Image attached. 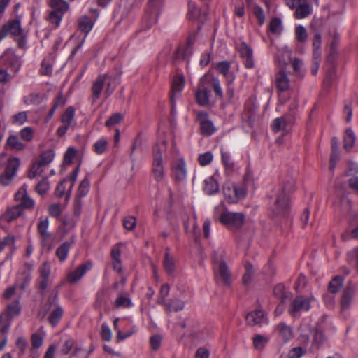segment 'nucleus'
<instances>
[{
  "mask_svg": "<svg viewBox=\"0 0 358 358\" xmlns=\"http://www.w3.org/2000/svg\"><path fill=\"white\" fill-rule=\"evenodd\" d=\"M295 180L292 179L280 185L276 192L275 201L273 206V213L277 215H285L289 209V199L288 193L295 187Z\"/></svg>",
  "mask_w": 358,
  "mask_h": 358,
  "instance_id": "f257e3e1",
  "label": "nucleus"
},
{
  "mask_svg": "<svg viewBox=\"0 0 358 358\" xmlns=\"http://www.w3.org/2000/svg\"><path fill=\"white\" fill-rule=\"evenodd\" d=\"M113 78L108 74L99 75L97 77L92 87L93 102H95L100 98L104 87H106L104 92L106 98L112 94L115 89V85L113 83Z\"/></svg>",
  "mask_w": 358,
  "mask_h": 358,
  "instance_id": "f03ea898",
  "label": "nucleus"
},
{
  "mask_svg": "<svg viewBox=\"0 0 358 358\" xmlns=\"http://www.w3.org/2000/svg\"><path fill=\"white\" fill-rule=\"evenodd\" d=\"M166 151V143L162 141L157 143L153 148V162L152 171L155 180L161 182L165 176V170L163 165L162 155Z\"/></svg>",
  "mask_w": 358,
  "mask_h": 358,
  "instance_id": "7ed1b4c3",
  "label": "nucleus"
},
{
  "mask_svg": "<svg viewBox=\"0 0 358 358\" xmlns=\"http://www.w3.org/2000/svg\"><path fill=\"white\" fill-rule=\"evenodd\" d=\"M219 221L230 230L240 229L244 224L245 215L241 212L223 210L219 215Z\"/></svg>",
  "mask_w": 358,
  "mask_h": 358,
  "instance_id": "20e7f679",
  "label": "nucleus"
},
{
  "mask_svg": "<svg viewBox=\"0 0 358 358\" xmlns=\"http://www.w3.org/2000/svg\"><path fill=\"white\" fill-rule=\"evenodd\" d=\"M163 0H149L148 8L143 17V25L146 29L150 28L157 21L162 6Z\"/></svg>",
  "mask_w": 358,
  "mask_h": 358,
  "instance_id": "39448f33",
  "label": "nucleus"
},
{
  "mask_svg": "<svg viewBox=\"0 0 358 358\" xmlns=\"http://www.w3.org/2000/svg\"><path fill=\"white\" fill-rule=\"evenodd\" d=\"M20 313V308L19 306L18 301H15L12 303L9 304L4 312L0 315V324L1 331L3 334L8 332L10 324L11 319L16 315H18Z\"/></svg>",
  "mask_w": 358,
  "mask_h": 358,
  "instance_id": "423d86ee",
  "label": "nucleus"
},
{
  "mask_svg": "<svg viewBox=\"0 0 358 358\" xmlns=\"http://www.w3.org/2000/svg\"><path fill=\"white\" fill-rule=\"evenodd\" d=\"M214 264L216 281L229 286L231 283V273L226 262L222 259L221 257L220 259L214 257Z\"/></svg>",
  "mask_w": 358,
  "mask_h": 358,
  "instance_id": "0eeeda50",
  "label": "nucleus"
},
{
  "mask_svg": "<svg viewBox=\"0 0 358 358\" xmlns=\"http://www.w3.org/2000/svg\"><path fill=\"white\" fill-rule=\"evenodd\" d=\"M313 300V296H296L291 303L289 313L293 316H296L298 313L301 312L308 311L310 309V304Z\"/></svg>",
  "mask_w": 358,
  "mask_h": 358,
  "instance_id": "6e6552de",
  "label": "nucleus"
},
{
  "mask_svg": "<svg viewBox=\"0 0 358 358\" xmlns=\"http://www.w3.org/2000/svg\"><path fill=\"white\" fill-rule=\"evenodd\" d=\"M20 166V160L17 158L9 159L3 173L0 176V183L4 186L8 185L14 177Z\"/></svg>",
  "mask_w": 358,
  "mask_h": 358,
  "instance_id": "1a4fd4ad",
  "label": "nucleus"
},
{
  "mask_svg": "<svg viewBox=\"0 0 358 358\" xmlns=\"http://www.w3.org/2000/svg\"><path fill=\"white\" fill-rule=\"evenodd\" d=\"M196 122L199 123L201 133L205 136L212 135L216 130L212 121L209 120L208 114L204 111L196 113Z\"/></svg>",
  "mask_w": 358,
  "mask_h": 358,
  "instance_id": "9d476101",
  "label": "nucleus"
},
{
  "mask_svg": "<svg viewBox=\"0 0 358 358\" xmlns=\"http://www.w3.org/2000/svg\"><path fill=\"white\" fill-rule=\"evenodd\" d=\"M75 116V109L72 106L66 108L61 117L62 125L58 127L57 134L59 136L66 134L69 128L71 127Z\"/></svg>",
  "mask_w": 358,
  "mask_h": 358,
  "instance_id": "9b49d317",
  "label": "nucleus"
},
{
  "mask_svg": "<svg viewBox=\"0 0 358 358\" xmlns=\"http://www.w3.org/2000/svg\"><path fill=\"white\" fill-rule=\"evenodd\" d=\"M208 79L202 78L195 92V98L197 103L201 106H206L209 103L210 91L207 87Z\"/></svg>",
  "mask_w": 358,
  "mask_h": 358,
  "instance_id": "f8f14e48",
  "label": "nucleus"
},
{
  "mask_svg": "<svg viewBox=\"0 0 358 358\" xmlns=\"http://www.w3.org/2000/svg\"><path fill=\"white\" fill-rule=\"evenodd\" d=\"M21 33L20 21L18 19H15L3 24L0 31V41L3 40L8 34L20 36Z\"/></svg>",
  "mask_w": 358,
  "mask_h": 358,
  "instance_id": "ddd939ff",
  "label": "nucleus"
},
{
  "mask_svg": "<svg viewBox=\"0 0 358 358\" xmlns=\"http://www.w3.org/2000/svg\"><path fill=\"white\" fill-rule=\"evenodd\" d=\"M92 263L90 261L82 264L76 269L70 271L66 277V280L70 283H75L79 280L88 271L91 270Z\"/></svg>",
  "mask_w": 358,
  "mask_h": 358,
  "instance_id": "4468645a",
  "label": "nucleus"
},
{
  "mask_svg": "<svg viewBox=\"0 0 358 358\" xmlns=\"http://www.w3.org/2000/svg\"><path fill=\"white\" fill-rule=\"evenodd\" d=\"M185 81L182 76H177L173 80L171 95V103L172 109L175 107L176 99L180 96V92L184 88Z\"/></svg>",
  "mask_w": 358,
  "mask_h": 358,
  "instance_id": "2eb2a0df",
  "label": "nucleus"
},
{
  "mask_svg": "<svg viewBox=\"0 0 358 358\" xmlns=\"http://www.w3.org/2000/svg\"><path fill=\"white\" fill-rule=\"evenodd\" d=\"M238 52L241 57L244 59L245 66L251 69L254 66V61L252 57V50L245 42H241L238 48Z\"/></svg>",
  "mask_w": 358,
  "mask_h": 358,
  "instance_id": "dca6fc26",
  "label": "nucleus"
},
{
  "mask_svg": "<svg viewBox=\"0 0 358 358\" xmlns=\"http://www.w3.org/2000/svg\"><path fill=\"white\" fill-rule=\"evenodd\" d=\"M22 214L21 208L17 205L8 207L0 217L1 222H11L18 218Z\"/></svg>",
  "mask_w": 358,
  "mask_h": 358,
  "instance_id": "f3484780",
  "label": "nucleus"
},
{
  "mask_svg": "<svg viewBox=\"0 0 358 358\" xmlns=\"http://www.w3.org/2000/svg\"><path fill=\"white\" fill-rule=\"evenodd\" d=\"M265 314L262 310H255L248 313L245 316L246 324L250 327L260 325L264 320Z\"/></svg>",
  "mask_w": 358,
  "mask_h": 358,
  "instance_id": "a211bd4d",
  "label": "nucleus"
},
{
  "mask_svg": "<svg viewBox=\"0 0 358 358\" xmlns=\"http://www.w3.org/2000/svg\"><path fill=\"white\" fill-rule=\"evenodd\" d=\"M31 267H27L20 271L17 274L15 286L21 289H24L31 281Z\"/></svg>",
  "mask_w": 358,
  "mask_h": 358,
  "instance_id": "6ab92c4d",
  "label": "nucleus"
},
{
  "mask_svg": "<svg viewBox=\"0 0 358 358\" xmlns=\"http://www.w3.org/2000/svg\"><path fill=\"white\" fill-rule=\"evenodd\" d=\"M303 346H297L292 348L288 352L289 358H300L306 352V346L309 343L308 336H301Z\"/></svg>",
  "mask_w": 358,
  "mask_h": 358,
  "instance_id": "aec40b11",
  "label": "nucleus"
},
{
  "mask_svg": "<svg viewBox=\"0 0 358 358\" xmlns=\"http://www.w3.org/2000/svg\"><path fill=\"white\" fill-rule=\"evenodd\" d=\"M175 178L177 180H183L187 176L186 165L183 159H177L173 166Z\"/></svg>",
  "mask_w": 358,
  "mask_h": 358,
  "instance_id": "412c9836",
  "label": "nucleus"
},
{
  "mask_svg": "<svg viewBox=\"0 0 358 358\" xmlns=\"http://www.w3.org/2000/svg\"><path fill=\"white\" fill-rule=\"evenodd\" d=\"M75 239L72 237L71 241L63 243L56 250V255L61 262H64L69 254L71 245L74 243Z\"/></svg>",
  "mask_w": 358,
  "mask_h": 358,
  "instance_id": "4be33fe9",
  "label": "nucleus"
},
{
  "mask_svg": "<svg viewBox=\"0 0 358 358\" xmlns=\"http://www.w3.org/2000/svg\"><path fill=\"white\" fill-rule=\"evenodd\" d=\"M275 331L285 341L292 338L293 332L292 328L284 322L278 324L275 327Z\"/></svg>",
  "mask_w": 358,
  "mask_h": 358,
  "instance_id": "5701e85b",
  "label": "nucleus"
},
{
  "mask_svg": "<svg viewBox=\"0 0 358 358\" xmlns=\"http://www.w3.org/2000/svg\"><path fill=\"white\" fill-rule=\"evenodd\" d=\"M276 87L280 91H285L289 87V79L287 75L280 71L276 75L275 78Z\"/></svg>",
  "mask_w": 358,
  "mask_h": 358,
  "instance_id": "b1692460",
  "label": "nucleus"
},
{
  "mask_svg": "<svg viewBox=\"0 0 358 358\" xmlns=\"http://www.w3.org/2000/svg\"><path fill=\"white\" fill-rule=\"evenodd\" d=\"M94 22L91 17L84 15L78 20V28L79 29L87 34L92 29Z\"/></svg>",
  "mask_w": 358,
  "mask_h": 358,
  "instance_id": "393cba45",
  "label": "nucleus"
},
{
  "mask_svg": "<svg viewBox=\"0 0 358 358\" xmlns=\"http://www.w3.org/2000/svg\"><path fill=\"white\" fill-rule=\"evenodd\" d=\"M164 306L167 312H178L183 310L185 303L180 299H176L167 301Z\"/></svg>",
  "mask_w": 358,
  "mask_h": 358,
  "instance_id": "a878e982",
  "label": "nucleus"
},
{
  "mask_svg": "<svg viewBox=\"0 0 358 358\" xmlns=\"http://www.w3.org/2000/svg\"><path fill=\"white\" fill-rule=\"evenodd\" d=\"M311 10H312V9L308 3L301 1L298 5V6L295 10V13H294L295 17L297 19L305 18L310 14Z\"/></svg>",
  "mask_w": 358,
  "mask_h": 358,
  "instance_id": "bb28decb",
  "label": "nucleus"
},
{
  "mask_svg": "<svg viewBox=\"0 0 358 358\" xmlns=\"http://www.w3.org/2000/svg\"><path fill=\"white\" fill-rule=\"evenodd\" d=\"M356 136L352 129L348 128L345 130L343 138V147L346 150H351L355 144Z\"/></svg>",
  "mask_w": 358,
  "mask_h": 358,
  "instance_id": "cd10ccee",
  "label": "nucleus"
},
{
  "mask_svg": "<svg viewBox=\"0 0 358 358\" xmlns=\"http://www.w3.org/2000/svg\"><path fill=\"white\" fill-rule=\"evenodd\" d=\"M46 167V166L36 161L30 168L28 173V177L30 179H33L36 176H41Z\"/></svg>",
  "mask_w": 358,
  "mask_h": 358,
  "instance_id": "c85d7f7f",
  "label": "nucleus"
},
{
  "mask_svg": "<svg viewBox=\"0 0 358 358\" xmlns=\"http://www.w3.org/2000/svg\"><path fill=\"white\" fill-rule=\"evenodd\" d=\"M218 183L213 177H209L205 180L204 191L206 194L211 195L218 192Z\"/></svg>",
  "mask_w": 358,
  "mask_h": 358,
  "instance_id": "c756f323",
  "label": "nucleus"
},
{
  "mask_svg": "<svg viewBox=\"0 0 358 358\" xmlns=\"http://www.w3.org/2000/svg\"><path fill=\"white\" fill-rule=\"evenodd\" d=\"M292 52L291 51L285 48L279 51L278 55V60L279 64L282 66H287L292 61Z\"/></svg>",
  "mask_w": 358,
  "mask_h": 358,
  "instance_id": "7c9ffc66",
  "label": "nucleus"
},
{
  "mask_svg": "<svg viewBox=\"0 0 358 358\" xmlns=\"http://www.w3.org/2000/svg\"><path fill=\"white\" fill-rule=\"evenodd\" d=\"M353 293V290L351 288H346L344 289L341 301V308L343 310L349 308L352 302Z\"/></svg>",
  "mask_w": 358,
  "mask_h": 358,
  "instance_id": "2f4dec72",
  "label": "nucleus"
},
{
  "mask_svg": "<svg viewBox=\"0 0 358 358\" xmlns=\"http://www.w3.org/2000/svg\"><path fill=\"white\" fill-rule=\"evenodd\" d=\"M50 6L56 12L64 14L69 8V4L64 0H50Z\"/></svg>",
  "mask_w": 358,
  "mask_h": 358,
  "instance_id": "473e14b6",
  "label": "nucleus"
},
{
  "mask_svg": "<svg viewBox=\"0 0 358 358\" xmlns=\"http://www.w3.org/2000/svg\"><path fill=\"white\" fill-rule=\"evenodd\" d=\"M63 309L61 306H57L56 308L50 313L48 320L53 326H56L61 320L63 315Z\"/></svg>",
  "mask_w": 358,
  "mask_h": 358,
  "instance_id": "72a5a7b5",
  "label": "nucleus"
},
{
  "mask_svg": "<svg viewBox=\"0 0 358 358\" xmlns=\"http://www.w3.org/2000/svg\"><path fill=\"white\" fill-rule=\"evenodd\" d=\"M273 294L274 297L281 302H284L285 299L287 297L285 287L282 284H278L274 287Z\"/></svg>",
  "mask_w": 358,
  "mask_h": 358,
  "instance_id": "f704fd0d",
  "label": "nucleus"
},
{
  "mask_svg": "<svg viewBox=\"0 0 358 358\" xmlns=\"http://www.w3.org/2000/svg\"><path fill=\"white\" fill-rule=\"evenodd\" d=\"M282 31L283 26L282 20L280 18L275 17L270 21V32L279 36L281 34Z\"/></svg>",
  "mask_w": 358,
  "mask_h": 358,
  "instance_id": "c9c22d12",
  "label": "nucleus"
},
{
  "mask_svg": "<svg viewBox=\"0 0 358 358\" xmlns=\"http://www.w3.org/2000/svg\"><path fill=\"white\" fill-rule=\"evenodd\" d=\"M6 144L12 149L16 150H22L24 148V145L20 141L18 138L15 135H10L6 141Z\"/></svg>",
  "mask_w": 358,
  "mask_h": 358,
  "instance_id": "e433bc0d",
  "label": "nucleus"
},
{
  "mask_svg": "<svg viewBox=\"0 0 358 358\" xmlns=\"http://www.w3.org/2000/svg\"><path fill=\"white\" fill-rule=\"evenodd\" d=\"M55 157V153L52 150H48L43 152L40 155V159L38 160V162L42 164L48 166L52 161L53 160Z\"/></svg>",
  "mask_w": 358,
  "mask_h": 358,
  "instance_id": "4c0bfd02",
  "label": "nucleus"
},
{
  "mask_svg": "<svg viewBox=\"0 0 358 358\" xmlns=\"http://www.w3.org/2000/svg\"><path fill=\"white\" fill-rule=\"evenodd\" d=\"M164 268L169 274H172L175 269V260L169 252H166L164 256Z\"/></svg>",
  "mask_w": 358,
  "mask_h": 358,
  "instance_id": "58836bf2",
  "label": "nucleus"
},
{
  "mask_svg": "<svg viewBox=\"0 0 358 358\" xmlns=\"http://www.w3.org/2000/svg\"><path fill=\"white\" fill-rule=\"evenodd\" d=\"M295 37L299 43H303L308 39V34L306 28L299 25L295 28Z\"/></svg>",
  "mask_w": 358,
  "mask_h": 358,
  "instance_id": "ea45409f",
  "label": "nucleus"
},
{
  "mask_svg": "<svg viewBox=\"0 0 358 358\" xmlns=\"http://www.w3.org/2000/svg\"><path fill=\"white\" fill-rule=\"evenodd\" d=\"M343 278L341 276H336L329 284V292L331 294L336 293L343 285Z\"/></svg>",
  "mask_w": 358,
  "mask_h": 358,
  "instance_id": "a19ab883",
  "label": "nucleus"
},
{
  "mask_svg": "<svg viewBox=\"0 0 358 358\" xmlns=\"http://www.w3.org/2000/svg\"><path fill=\"white\" fill-rule=\"evenodd\" d=\"M50 188L49 182L47 177L43 178L36 185L35 190L40 194L43 195Z\"/></svg>",
  "mask_w": 358,
  "mask_h": 358,
  "instance_id": "79ce46f5",
  "label": "nucleus"
},
{
  "mask_svg": "<svg viewBox=\"0 0 358 358\" xmlns=\"http://www.w3.org/2000/svg\"><path fill=\"white\" fill-rule=\"evenodd\" d=\"M267 341L266 337L260 334L255 335L253 338V346L257 350H262L265 348Z\"/></svg>",
  "mask_w": 358,
  "mask_h": 358,
  "instance_id": "37998d69",
  "label": "nucleus"
},
{
  "mask_svg": "<svg viewBox=\"0 0 358 358\" xmlns=\"http://www.w3.org/2000/svg\"><path fill=\"white\" fill-rule=\"evenodd\" d=\"M296 76L303 77L304 73V65L302 60L299 58H294L290 62Z\"/></svg>",
  "mask_w": 358,
  "mask_h": 358,
  "instance_id": "c03bdc74",
  "label": "nucleus"
},
{
  "mask_svg": "<svg viewBox=\"0 0 358 358\" xmlns=\"http://www.w3.org/2000/svg\"><path fill=\"white\" fill-rule=\"evenodd\" d=\"M63 15L64 14L62 13L56 12V10H52L48 15V21L50 24L55 26V28H57L59 26Z\"/></svg>",
  "mask_w": 358,
  "mask_h": 358,
  "instance_id": "a18cd8bd",
  "label": "nucleus"
},
{
  "mask_svg": "<svg viewBox=\"0 0 358 358\" xmlns=\"http://www.w3.org/2000/svg\"><path fill=\"white\" fill-rule=\"evenodd\" d=\"M78 220V218L73 216H64L62 218V224L66 231H69L73 229Z\"/></svg>",
  "mask_w": 358,
  "mask_h": 358,
  "instance_id": "49530a36",
  "label": "nucleus"
},
{
  "mask_svg": "<svg viewBox=\"0 0 358 358\" xmlns=\"http://www.w3.org/2000/svg\"><path fill=\"white\" fill-rule=\"evenodd\" d=\"M324 341L325 336H324L322 331L319 329H316L312 344L313 348L315 349H318L323 345Z\"/></svg>",
  "mask_w": 358,
  "mask_h": 358,
  "instance_id": "de8ad7c7",
  "label": "nucleus"
},
{
  "mask_svg": "<svg viewBox=\"0 0 358 358\" xmlns=\"http://www.w3.org/2000/svg\"><path fill=\"white\" fill-rule=\"evenodd\" d=\"M170 287L168 284H163L161 286L159 295L158 297V303L161 305H165L167 302L166 300V296L169 294Z\"/></svg>",
  "mask_w": 358,
  "mask_h": 358,
  "instance_id": "09e8293b",
  "label": "nucleus"
},
{
  "mask_svg": "<svg viewBox=\"0 0 358 358\" xmlns=\"http://www.w3.org/2000/svg\"><path fill=\"white\" fill-rule=\"evenodd\" d=\"M208 83L211 84L215 95L219 99H222L223 93H222V87L220 85V80L217 78L213 77V78H210V80H208Z\"/></svg>",
  "mask_w": 358,
  "mask_h": 358,
  "instance_id": "8fccbe9b",
  "label": "nucleus"
},
{
  "mask_svg": "<svg viewBox=\"0 0 358 358\" xmlns=\"http://www.w3.org/2000/svg\"><path fill=\"white\" fill-rule=\"evenodd\" d=\"M28 120L27 112L22 111L15 114L12 117V122L14 124L22 125Z\"/></svg>",
  "mask_w": 358,
  "mask_h": 358,
  "instance_id": "3c124183",
  "label": "nucleus"
},
{
  "mask_svg": "<svg viewBox=\"0 0 358 358\" xmlns=\"http://www.w3.org/2000/svg\"><path fill=\"white\" fill-rule=\"evenodd\" d=\"M90 186V182L87 178L83 179L80 183L78 196L76 197L82 198L87 195Z\"/></svg>",
  "mask_w": 358,
  "mask_h": 358,
  "instance_id": "603ef678",
  "label": "nucleus"
},
{
  "mask_svg": "<svg viewBox=\"0 0 358 358\" xmlns=\"http://www.w3.org/2000/svg\"><path fill=\"white\" fill-rule=\"evenodd\" d=\"M15 236L11 234H8L0 240V252H1L6 247L13 248L15 243Z\"/></svg>",
  "mask_w": 358,
  "mask_h": 358,
  "instance_id": "864d4df0",
  "label": "nucleus"
},
{
  "mask_svg": "<svg viewBox=\"0 0 358 358\" xmlns=\"http://www.w3.org/2000/svg\"><path fill=\"white\" fill-rule=\"evenodd\" d=\"M116 308H129L133 306L131 299L124 296H119L115 301Z\"/></svg>",
  "mask_w": 358,
  "mask_h": 358,
  "instance_id": "5fc2aeb1",
  "label": "nucleus"
},
{
  "mask_svg": "<svg viewBox=\"0 0 358 358\" xmlns=\"http://www.w3.org/2000/svg\"><path fill=\"white\" fill-rule=\"evenodd\" d=\"M40 237L41 246L43 248H47L48 250H50L52 247V243L54 239L52 234L48 232L47 234L40 235Z\"/></svg>",
  "mask_w": 358,
  "mask_h": 358,
  "instance_id": "6e6d98bb",
  "label": "nucleus"
},
{
  "mask_svg": "<svg viewBox=\"0 0 358 358\" xmlns=\"http://www.w3.org/2000/svg\"><path fill=\"white\" fill-rule=\"evenodd\" d=\"M213 153L210 151H208L205 153L201 154L199 155L198 161L201 166H206L208 165L213 161Z\"/></svg>",
  "mask_w": 358,
  "mask_h": 358,
  "instance_id": "4d7b16f0",
  "label": "nucleus"
},
{
  "mask_svg": "<svg viewBox=\"0 0 358 358\" xmlns=\"http://www.w3.org/2000/svg\"><path fill=\"white\" fill-rule=\"evenodd\" d=\"M108 147V141L106 139L102 138L98 140L94 144V148L96 153L101 155L105 152Z\"/></svg>",
  "mask_w": 358,
  "mask_h": 358,
  "instance_id": "13d9d810",
  "label": "nucleus"
},
{
  "mask_svg": "<svg viewBox=\"0 0 358 358\" xmlns=\"http://www.w3.org/2000/svg\"><path fill=\"white\" fill-rule=\"evenodd\" d=\"M224 195L226 200L229 203H236V198L234 196V187L233 186H227L224 187L223 189Z\"/></svg>",
  "mask_w": 358,
  "mask_h": 358,
  "instance_id": "bf43d9fd",
  "label": "nucleus"
},
{
  "mask_svg": "<svg viewBox=\"0 0 358 358\" xmlns=\"http://www.w3.org/2000/svg\"><path fill=\"white\" fill-rule=\"evenodd\" d=\"M124 227L129 230L132 231L136 226V219L134 216H127L123 219Z\"/></svg>",
  "mask_w": 358,
  "mask_h": 358,
  "instance_id": "052dcab7",
  "label": "nucleus"
},
{
  "mask_svg": "<svg viewBox=\"0 0 358 358\" xmlns=\"http://www.w3.org/2000/svg\"><path fill=\"white\" fill-rule=\"evenodd\" d=\"M41 278H50L51 268L48 262H44L39 268Z\"/></svg>",
  "mask_w": 358,
  "mask_h": 358,
  "instance_id": "680f3d73",
  "label": "nucleus"
},
{
  "mask_svg": "<svg viewBox=\"0 0 358 358\" xmlns=\"http://www.w3.org/2000/svg\"><path fill=\"white\" fill-rule=\"evenodd\" d=\"M20 137L26 141H31L34 137L33 129L30 127L23 128L20 132Z\"/></svg>",
  "mask_w": 358,
  "mask_h": 358,
  "instance_id": "e2e57ef3",
  "label": "nucleus"
},
{
  "mask_svg": "<svg viewBox=\"0 0 358 358\" xmlns=\"http://www.w3.org/2000/svg\"><path fill=\"white\" fill-rule=\"evenodd\" d=\"M236 203L239 200L245 198L246 196V187L244 186L233 185Z\"/></svg>",
  "mask_w": 358,
  "mask_h": 358,
  "instance_id": "0e129e2a",
  "label": "nucleus"
},
{
  "mask_svg": "<svg viewBox=\"0 0 358 358\" xmlns=\"http://www.w3.org/2000/svg\"><path fill=\"white\" fill-rule=\"evenodd\" d=\"M17 206L21 208V210L23 212L24 209L32 208L34 206V201L29 196H26L22 201L17 204Z\"/></svg>",
  "mask_w": 358,
  "mask_h": 358,
  "instance_id": "69168bd1",
  "label": "nucleus"
},
{
  "mask_svg": "<svg viewBox=\"0 0 358 358\" xmlns=\"http://www.w3.org/2000/svg\"><path fill=\"white\" fill-rule=\"evenodd\" d=\"M307 280L304 275L300 274L296 278L294 287L296 292H301L306 285Z\"/></svg>",
  "mask_w": 358,
  "mask_h": 358,
  "instance_id": "338daca9",
  "label": "nucleus"
},
{
  "mask_svg": "<svg viewBox=\"0 0 358 358\" xmlns=\"http://www.w3.org/2000/svg\"><path fill=\"white\" fill-rule=\"evenodd\" d=\"M230 63L227 61L220 62L216 65V70L224 76L229 72Z\"/></svg>",
  "mask_w": 358,
  "mask_h": 358,
  "instance_id": "774afa93",
  "label": "nucleus"
}]
</instances>
